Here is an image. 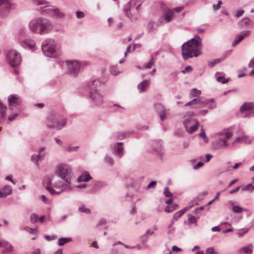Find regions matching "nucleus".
<instances>
[{"label": "nucleus", "instance_id": "obj_1", "mask_svg": "<svg viewBox=\"0 0 254 254\" xmlns=\"http://www.w3.org/2000/svg\"><path fill=\"white\" fill-rule=\"evenodd\" d=\"M201 45V39L198 36H195L182 47V55L184 59L186 60L193 57H197L201 54L198 48Z\"/></svg>", "mask_w": 254, "mask_h": 254}, {"label": "nucleus", "instance_id": "obj_2", "mask_svg": "<svg viewBox=\"0 0 254 254\" xmlns=\"http://www.w3.org/2000/svg\"><path fill=\"white\" fill-rule=\"evenodd\" d=\"M29 27L30 31L35 34L44 35L49 33L54 28L49 20L44 18H38L31 20Z\"/></svg>", "mask_w": 254, "mask_h": 254}, {"label": "nucleus", "instance_id": "obj_3", "mask_svg": "<svg viewBox=\"0 0 254 254\" xmlns=\"http://www.w3.org/2000/svg\"><path fill=\"white\" fill-rule=\"evenodd\" d=\"M101 82L98 79H92L87 83V88L92 102L96 106H100L103 102V97L100 93Z\"/></svg>", "mask_w": 254, "mask_h": 254}, {"label": "nucleus", "instance_id": "obj_4", "mask_svg": "<svg viewBox=\"0 0 254 254\" xmlns=\"http://www.w3.org/2000/svg\"><path fill=\"white\" fill-rule=\"evenodd\" d=\"M41 47L43 54L47 57L56 58L60 55L57 43L53 38H49L45 40Z\"/></svg>", "mask_w": 254, "mask_h": 254}, {"label": "nucleus", "instance_id": "obj_5", "mask_svg": "<svg viewBox=\"0 0 254 254\" xmlns=\"http://www.w3.org/2000/svg\"><path fill=\"white\" fill-rule=\"evenodd\" d=\"M56 174L58 175L66 185V188L70 189L71 186V168L66 164H60L56 168Z\"/></svg>", "mask_w": 254, "mask_h": 254}, {"label": "nucleus", "instance_id": "obj_6", "mask_svg": "<svg viewBox=\"0 0 254 254\" xmlns=\"http://www.w3.org/2000/svg\"><path fill=\"white\" fill-rule=\"evenodd\" d=\"M233 133L229 129H224L216 134L217 140L213 142V147L218 149L222 147H227L229 144L227 141L232 137Z\"/></svg>", "mask_w": 254, "mask_h": 254}, {"label": "nucleus", "instance_id": "obj_7", "mask_svg": "<svg viewBox=\"0 0 254 254\" xmlns=\"http://www.w3.org/2000/svg\"><path fill=\"white\" fill-rule=\"evenodd\" d=\"M143 0H130L126 5L125 14L132 20L133 15H137L141 8Z\"/></svg>", "mask_w": 254, "mask_h": 254}, {"label": "nucleus", "instance_id": "obj_8", "mask_svg": "<svg viewBox=\"0 0 254 254\" xmlns=\"http://www.w3.org/2000/svg\"><path fill=\"white\" fill-rule=\"evenodd\" d=\"M193 116V113L190 112L187 113L185 115V120L184 121L183 124L186 128L187 131L190 133H192L197 129L198 126V122L196 119H188Z\"/></svg>", "mask_w": 254, "mask_h": 254}, {"label": "nucleus", "instance_id": "obj_9", "mask_svg": "<svg viewBox=\"0 0 254 254\" xmlns=\"http://www.w3.org/2000/svg\"><path fill=\"white\" fill-rule=\"evenodd\" d=\"M66 124V120L64 119L61 121H58V116L55 113L52 112L47 118V127L48 128H52L56 126L57 129H61Z\"/></svg>", "mask_w": 254, "mask_h": 254}, {"label": "nucleus", "instance_id": "obj_10", "mask_svg": "<svg viewBox=\"0 0 254 254\" xmlns=\"http://www.w3.org/2000/svg\"><path fill=\"white\" fill-rule=\"evenodd\" d=\"M6 58L7 62L12 67L18 66L21 60L20 53L15 50H10L8 51L6 54Z\"/></svg>", "mask_w": 254, "mask_h": 254}, {"label": "nucleus", "instance_id": "obj_11", "mask_svg": "<svg viewBox=\"0 0 254 254\" xmlns=\"http://www.w3.org/2000/svg\"><path fill=\"white\" fill-rule=\"evenodd\" d=\"M16 7V3L11 2L9 0H0V15L5 16Z\"/></svg>", "mask_w": 254, "mask_h": 254}, {"label": "nucleus", "instance_id": "obj_12", "mask_svg": "<svg viewBox=\"0 0 254 254\" xmlns=\"http://www.w3.org/2000/svg\"><path fill=\"white\" fill-rule=\"evenodd\" d=\"M65 65L68 69V73L73 76L78 75L81 66V64L76 61H67Z\"/></svg>", "mask_w": 254, "mask_h": 254}, {"label": "nucleus", "instance_id": "obj_13", "mask_svg": "<svg viewBox=\"0 0 254 254\" xmlns=\"http://www.w3.org/2000/svg\"><path fill=\"white\" fill-rule=\"evenodd\" d=\"M54 176L53 175H51L48 177V182L47 184V190L50 192V193L52 195L54 194H60L64 191H70L72 189V187L70 186V189H66V185L64 184V189H62L61 190L57 191L53 188L52 187V181L54 180Z\"/></svg>", "mask_w": 254, "mask_h": 254}, {"label": "nucleus", "instance_id": "obj_14", "mask_svg": "<svg viewBox=\"0 0 254 254\" xmlns=\"http://www.w3.org/2000/svg\"><path fill=\"white\" fill-rule=\"evenodd\" d=\"M8 102L9 108L11 110H14L17 106L21 103L22 100L19 95L12 94L8 96Z\"/></svg>", "mask_w": 254, "mask_h": 254}, {"label": "nucleus", "instance_id": "obj_15", "mask_svg": "<svg viewBox=\"0 0 254 254\" xmlns=\"http://www.w3.org/2000/svg\"><path fill=\"white\" fill-rule=\"evenodd\" d=\"M45 12L49 16L56 19L61 18L65 16V14L61 12L58 8H47L45 10Z\"/></svg>", "mask_w": 254, "mask_h": 254}, {"label": "nucleus", "instance_id": "obj_16", "mask_svg": "<svg viewBox=\"0 0 254 254\" xmlns=\"http://www.w3.org/2000/svg\"><path fill=\"white\" fill-rule=\"evenodd\" d=\"M254 110V103L250 102V103H245L240 107V111L242 113H246L248 115H250V112L251 114H253L254 116V114L252 112V111Z\"/></svg>", "mask_w": 254, "mask_h": 254}, {"label": "nucleus", "instance_id": "obj_17", "mask_svg": "<svg viewBox=\"0 0 254 254\" xmlns=\"http://www.w3.org/2000/svg\"><path fill=\"white\" fill-rule=\"evenodd\" d=\"M18 43L23 48L28 49L34 51V48L35 46V42L34 40L31 39H27L25 40H19Z\"/></svg>", "mask_w": 254, "mask_h": 254}, {"label": "nucleus", "instance_id": "obj_18", "mask_svg": "<svg viewBox=\"0 0 254 254\" xmlns=\"http://www.w3.org/2000/svg\"><path fill=\"white\" fill-rule=\"evenodd\" d=\"M152 145L153 150L157 154L160 156L163 154V143L161 140L153 141Z\"/></svg>", "mask_w": 254, "mask_h": 254}, {"label": "nucleus", "instance_id": "obj_19", "mask_svg": "<svg viewBox=\"0 0 254 254\" xmlns=\"http://www.w3.org/2000/svg\"><path fill=\"white\" fill-rule=\"evenodd\" d=\"M251 33L250 30H246L242 31L238 36V38L235 39L232 43V47H235L236 45L239 44L245 37L248 36Z\"/></svg>", "mask_w": 254, "mask_h": 254}, {"label": "nucleus", "instance_id": "obj_20", "mask_svg": "<svg viewBox=\"0 0 254 254\" xmlns=\"http://www.w3.org/2000/svg\"><path fill=\"white\" fill-rule=\"evenodd\" d=\"M155 107L160 119L163 121L165 119L166 109L164 106L161 104H156Z\"/></svg>", "mask_w": 254, "mask_h": 254}, {"label": "nucleus", "instance_id": "obj_21", "mask_svg": "<svg viewBox=\"0 0 254 254\" xmlns=\"http://www.w3.org/2000/svg\"><path fill=\"white\" fill-rule=\"evenodd\" d=\"M150 84V81L149 80H145L139 83L137 85V88L139 92L142 93L147 91Z\"/></svg>", "mask_w": 254, "mask_h": 254}, {"label": "nucleus", "instance_id": "obj_22", "mask_svg": "<svg viewBox=\"0 0 254 254\" xmlns=\"http://www.w3.org/2000/svg\"><path fill=\"white\" fill-rule=\"evenodd\" d=\"M174 14V12L172 9L166 8L163 12V17L166 22H169Z\"/></svg>", "mask_w": 254, "mask_h": 254}, {"label": "nucleus", "instance_id": "obj_23", "mask_svg": "<svg viewBox=\"0 0 254 254\" xmlns=\"http://www.w3.org/2000/svg\"><path fill=\"white\" fill-rule=\"evenodd\" d=\"M114 153L118 155L120 158L122 157L124 155L123 146L122 142L117 143L114 148Z\"/></svg>", "mask_w": 254, "mask_h": 254}, {"label": "nucleus", "instance_id": "obj_24", "mask_svg": "<svg viewBox=\"0 0 254 254\" xmlns=\"http://www.w3.org/2000/svg\"><path fill=\"white\" fill-rule=\"evenodd\" d=\"M8 247V248H6V250H2L1 251V253L2 254H5V253H9L11 252L12 251L13 247H12V245L8 242L0 241V247Z\"/></svg>", "mask_w": 254, "mask_h": 254}, {"label": "nucleus", "instance_id": "obj_25", "mask_svg": "<svg viewBox=\"0 0 254 254\" xmlns=\"http://www.w3.org/2000/svg\"><path fill=\"white\" fill-rule=\"evenodd\" d=\"M91 179V177L89 173L85 171L84 173H83L77 179V181L78 182H88Z\"/></svg>", "mask_w": 254, "mask_h": 254}, {"label": "nucleus", "instance_id": "obj_26", "mask_svg": "<svg viewBox=\"0 0 254 254\" xmlns=\"http://www.w3.org/2000/svg\"><path fill=\"white\" fill-rule=\"evenodd\" d=\"M253 249V245L249 244L248 245L245 246L239 250V253L241 254L244 253L247 254H252Z\"/></svg>", "mask_w": 254, "mask_h": 254}, {"label": "nucleus", "instance_id": "obj_27", "mask_svg": "<svg viewBox=\"0 0 254 254\" xmlns=\"http://www.w3.org/2000/svg\"><path fill=\"white\" fill-rule=\"evenodd\" d=\"M6 110V107L0 101V122L5 119Z\"/></svg>", "mask_w": 254, "mask_h": 254}, {"label": "nucleus", "instance_id": "obj_28", "mask_svg": "<svg viewBox=\"0 0 254 254\" xmlns=\"http://www.w3.org/2000/svg\"><path fill=\"white\" fill-rule=\"evenodd\" d=\"M3 197L9 195L12 193V188L9 186H5L1 190Z\"/></svg>", "mask_w": 254, "mask_h": 254}, {"label": "nucleus", "instance_id": "obj_29", "mask_svg": "<svg viewBox=\"0 0 254 254\" xmlns=\"http://www.w3.org/2000/svg\"><path fill=\"white\" fill-rule=\"evenodd\" d=\"M191 206H190L189 208L186 207L183 209H182L176 213H174L173 219L175 221H177L184 213L185 212L189 209L190 208Z\"/></svg>", "mask_w": 254, "mask_h": 254}, {"label": "nucleus", "instance_id": "obj_30", "mask_svg": "<svg viewBox=\"0 0 254 254\" xmlns=\"http://www.w3.org/2000/svg\"><path fill=\"white\" fill-rule=\"evenodd\" d=\"M179 208V205L176 203H173L170 206H167L165 208V212L170 213Z\"/></svg>", "mask_w": 254, "mask_h": 254}, {"label": "nucleus", "instance_id": "obj_31", "mask_svg": "<svg viewBox=\"0 0 254 254\" xmlns=\"http://www.w3.org/2000/svg\"><path fill=\"white\" fill-rule=\"evenodd\" d=\"M72 241L71 238H61L59 239L58 240V245L60 246H63L64 244L71 242Z\"/></svg>", "mask_w": 254, "mask_h": 254}, {"label": "nucleus", "instance_id": "obj_32", "mask_svg": "<svg viewBox=\"0 0 254 254\" xmlns=\"http://www.w3.org/2000/svg\"><path fill=\"white\" fill-rule=\"evenodd\" d=\"M218 74H219V72H217L215 74L216 80L218 82L224 84L227 83L229 81V79L225 78V77L223 76H218L217 75Z\"/></svg>", "mask_w": 254, "mask_h": 254}, {"label": "nucleus", "instance_id": "obj_33", "mask_svg": "<svg viewBox=\"0 0 254 254\" xmlns=\"http://www.w3.org/2000/svg\"><path fill=\"white\" fill-rule=\"evenodd\" d=\"M188 222L190 225L193 224L195 226H197V218L191 214L188 215Z\"/></svg>", "mask_w": 254, "mask_h": 254}, {"label": "nucleus", "instance_id": "obj_34", "mask_svg": "<svg viewBox=\"0 0 254 254\" xmlns=\"http://www.w3.org/2000/svg\"><path fill=\"white\" fill-rule=\"evenodd\" d=\"M46 150V147H40L38 150V155L41 158V160H43L45 155H46V153L45 152Z\"/></svg>", "mask_w": 254, "mask_h": 254}, {"label": "nucleus", "instance_id": "obj_35", "mask_svg": "<svg viewBox=\"0 0 254 254\" xmlns=\"http://www.w3.org/2000/svg\"><path fill=\"white\" fill-rule=\"evenodd\" d=\"M78 148L79 146H72L70 145H68L64 147V150L65 151L68 152H75L78 150Z\"/></svg>", "mask_w": 254, "mask_h": 254}, {"label": "nucleus", "instance_id": "obj_36", "mask_svg": "<svg viewBox=\"0 0 254 254\" xmlns=\"http://www.w3.org/2000/svg\"><path fill=\"white\" fill-rule=\"evenodd\" d=\"M41 160V158L39 156L38 154L37 155H33L31 157V160L36 165L37 167H38L39 168H40V165L38 163V160Z\"/></svg>", "mask_w": 254, "mask_h": 254}, {"label": "nucleus", "instance_id": "obj_37", "mask_svg": "<svg viewBox=\"0 0 254 254\" xmlns=\"http://www.w3.org/2000/svg\"><path fill=\"white\" fill-rule=\"evenodd\" d=\"M201 94V91L197 90L196 88L192 89L190 93V96L192 97H198Z\"/></svg>", "mask_w": 254, "mask_h": 254}, {"label": "nucleus", "instance_id": "obj_38", "mask_svg": "<svg viewBox=\"0 0 254 254\" xmlns=\"http://www.w3.org/2000/svg\"><path fill=\"white\" fill-rule=\"evenodd\" d=\"M78 210L80 212L85 213L86 214H90L91 211L89 208H85L84 205H81L78 208Z\"/></svg>", "mask_w": 254, "mask_h": 254}, {"label": "nucleus", "instance_id": "obj_39", "mask_svg": "<svg viewBox=\"0 0 254 254\" xmlns=\"http://www.w3.org/2000/svg\"><path fill=\"white\" fill-rule=\"evenodd\" d=\"M35 2L37 5H44V7L50 6V2L44 0H35Z\"/></svg>", "mask_w": 254, "mask_h": 254}, {"label": "nucleus", "instance_id": "obj_40", "mask_svg": "<svg viewBox=\"0 0 254 254\" xmlns=\"http://www.w3.org/2000/svg\"><path fill=\"white\" fill-rule=\"evenodd\" d=\"M199 135L200 137L202 138L204 140L205 142L207 143L208 142L209 139L206 136L205 131L202 127L201 128V132Z\"/></svg>", "mask_w": 254, "mask_h": 254}, {"label": "nucleus", "instance_id": "obj_41", "mask_svg": "<svg viewBox=\"0 0 254 254\" xmlns=\"http://www.w3.org/2000/svg\"><path fill=\"white\" fill-rule=\"evenodd\" d=\"M132 133L130 131H125L123 132H120L119 137L121 139H124L129 136Z\"/></svg>", "mask_w": 254, "mask_h": 254}, {"label": "nucleus", "instance_id": "obj_42", "mask_svg": "<svg viewBox=\"0 0 254 254\" xmlns=\"http://www.w3.org/2000/svg\"><path fill=\"white\" fill-rule=\"evenodd\" d=\"M254 190V186L251 184H249L242 188L243 191H253Z\"/></svg>", "mask_w": 254, "mask_h": 254}, {"label": "nucleus", "instance_id": "obj_43", "mask_svg": "<svg viewBox=\"0 0 254 254\" xmlns=\"http://www.w3.org/2000/svg\"><path fill=\"white\" fill-rule=\"evenodd\" d=\"M105 161L107 164H109L110 166L112 165L114 163L113 159L111 157L107 155H106L105 156Z\"/></svg>", "mask_w": 254, "mask_h": 254}, {"label": "nucleus", "instance_id": "obj_44", "mask_svg": "<svg viewBox=\"0 0 254 254\" xmlns=\"http://www.w3.org/2000/svg\"><path fill=\"white\" fill-rule=\"evenodd\" d=\"M221 61L220 59H217L208 62V65L209 66L212 67L214 66L216 64L219 63Z\"/></svg>", "mask_w": 254, "mask_h": 254}, {"label": "nucleus", "instance_id": "obj_45", "mask_svg": "<svg viewBox=\"0 0 254 254\" xmlns=\"http://www.w3.org/2000/svg\"><path fill=\"white\" fill-rule=\"evenodd\" d=\"M232 210L235 213H241L244 211V209L239 206L235 205L233 207Z\"/></svg>", "mask_w": 254, "mask_h": 254}, {"label": "nucleus", "instance_id": "obj_46", "mask_svg": "<svg viewBox=\"0 0 254 254\" xmlns=\"http://www.w3.org/2000/svg\"><path fill=\"white\" fill-rule=\"evenodd\" d=\"M154 22L153 21H150L148 23V32L151 33L154 30Z\"/></svg>", "mask_w": 254, "mask_h": 254}, {"label": "nucleus", "instance_id": "obj_47", "mask_svg": "<svg viewBox=\"0 0 254 254\" xmlns=\"http://www.w3.org/2000/svg\"><path fill=\"white\" fill-rule=\"evenodd\" d=\"M54 186L57 189H64V183L63 184L61 181L55 182L54 184Z\"/></svg>", "mask_w": 254, "mask_h": 254}, {"label": "nucleus", "instance_id": "obj_48", "mask_svg": "<svg viewBox=\"0 0 254 254\" xmlns=\"http://www.w3.org/2000/svg\"><path fill=\"white\" fill-rule=\"evenodd\" d=\"M250 20L248 17H244L242 20L240 22V24L241 26H243L248 24Z\"/></svg>", "mask_w": 254, "mask_h": 254}, {"label": "nucleus", "instance_id": "obj_49", "mask_svg": "<svg viewBox=\"0 0 254 254\" xmlns=\"http://www.w3.org/2000/svg\"><path fill=\"white\" fill-rule=\"evenodd\" d=\"M38 219V216L37 214L35 213H33L30 216V220L33 223H36L37 222Z\"/></svg>", "mask_w": 254, "mask_h": 254}, {"label": "nucleus", "instance_id": "obj_50", "mask_svg": "<svg viewBox=\"0 0 254 254\" xmlns=\"http://www.w3.org/2000/svg\"><path fill=\"white\" fill-rule=\"evenodd\" d=\"M163 193L167 197H171L173 195L172 193L169 191V189L168 187H166L164 189Z\"/></svg>", "mask_w": 254, "mask_h": 254}, {"label": "nucleus", "instance_id": "obj_51", "mask_svg": "<svg viewBox=\"0 0 254 254\" xmlns=\"http://www.w3.org/2000/svg\"><path fill=\"white\" fill-rule=\"evenodd\" d=\"M154 58L152 57L151 58L150 61L146 64L145 67L146 68H150L151 67V66H152V65L154 64Z\"/></svg>", "mask_w": 254, "mask_h": 254}, {"label": "nucleus", "instance_id": "obj_52", "mask_svg": "<svg viewBox=\"0 0 254 254\" xmlns=\"http://www.w3.org/2000/svg\"><path fill=\"white\" fill-rule=\"evenodd\" d=\"M206 254H216L213 248L210 247L206 250Z\"/></svg>", "mask_w": 254, "mask_h": 254}, {"label": "nucleus", "instance_id": "obj_53", "mask_svg": "<svg viewBox=\"0 0 254 254\" xmlns=\"http://www.w3.org/2000/svg\"><path fill=\"white\" fill-rule=\"evenodd\" d=\"M95 186L98 188H102L105 186V184L103 182L98 181L96 182L94 184Z\"/></svg>", "mask_w": 254, "mask_h": 254}, {"label": "nucleus", "instance_id": "obj_54", "mask_svg": "<svg viewBox=\"0 0 254 254\" xmlns=\"http://www.w3.org/2000/svg\"><path fill=\"white\" fill-rule=\"evenodd\" d=\"M76 16L77 18H82L84 17V13L82 11H77L76 12Z\"/></svg>", "mask_w": 254, "mask_h": 254}, {"label": "nucleus", "instance_id": "obj_55", "mask_svg": "<svg viewBox=\"0 0 254 254\" xmlns=\"http://www.w3.org/2000/svg\"><path fill=\"white\" fill-rule=\"evenodd\" d=\"M248 232V229H242L241 231L239 232L238 233V236L239 237H242V236H243V235L245 234H246Z\"/></svg>", "mask_w": 254, "mask_h": 254}, {"label": "nucleus", "instance_id": "obj_56", "mask_svg": "<svg viewBox=\"0 0 254 254\" xmlns=\"http://www.w3.org/2000/svg\"><path fill=\"white\" fill-rule=\"evenodd\" d=\"M222 3V1L221 0H219L218 1V3L216 5H213V9L215 10H218L220 8V5Z\"/></svg>", "mask_w": 254, "mask_h": 254}, {"label": "nucleus", "instance_id": "obj_57", "mask_svg": "<svg viewBox=\"0 0 254 254\" xmlns=\"http://www.w3.org/2000/svg\"><path fill=\"white\" fill-rule=\"evenodd\" d=\"M244 13V10H239L236 11L235 14V16L237 18H239L241 16H242L243 14Z\"/></svg>", "mask_w": 254, "mask_h": 254}, {"label": "nucleus", "instance_id": "obj_58", "mask_svg": "<svg viewBox=\"0 0 254 254\" xmlns=\"http://www.w3.org/2000/svg\"><path fill=\"white\" fill-rule=\"evenodd\" d=\"M18 115V113H15L14 114H13V115H10L8 116V120L9 121H13L16 117H17Z\"/></svg>", "mask_w": 254, "mask_h": 254}, {"label": "nucleus", "instance_id": "obj_59", "mask_svg": "<svg viewBox=\"0 0 254 254\" xmlns=\"http://www.w3.org/2000/svg\"><path fill=\"white\" fill-rule=\"evenodd\" d=\"M164 21H165V19L164 18V17H160L157 20V21L156 22V24L157 26H160L161 24H162Z\"/></svg>", "mask_w": 254, "mask_h": 254}, {"label": "nucleus", "instance_id": "obj_60", "mask_svg": "<svg viewBox=\"0 0 254 254\" xmlns=\"http://www.w3.org/2000/svg\"><path fill=\"white\" fill-rule=\"evenodd\" d=\"M45 238L48 241H52V240L56 239V236L55 235H53V236L47 235L45 236Z\"/></svg>", "mask_w": 254, "mask_h": 254}, {"label": "nucleus", "instance_id": "obj_61", "mask_svg": "<svg viewBox=\"0 0 254 254\" xmlns=\"http://www.w3.org/2000/svg\"><path fill=\"white\" fill-rule=\"evenodd\" d=\"M156 185V182L155 181H152L147 186V188L150 189L152 188H154Z\"/></svg>", "mask_w": 254, "mask_h": 254}, {"label": "nucleus", "instance_id": "obj_62", "mask_svg": "<svg viewBox=\"0 0 254 254\" xmlns=\"http://www.w3.org/2000/svg\"><path fill=\"white\" fill-rule=\"evenodd\" d=\"M194 105L197 104H201L203 103V101H201L199 99L194 98L192 100Z\"/></svg>", "mask_w": 254, "mask_h": 254}, {"label": "nucleus", "instance_id": "obj_63", "mask_svg": "<svg viewBox=\"0 0 254 254\" xmlns=\"http://www.w3.org/2000/svg\"><path fill=\"white\" fill-rule=\"evenodd\" d=\"M240 188H241V186H239V187H237L236 188H235V189H233V190L229 191V193L231 194L236 193L239 190Z\"/></svg>", "mask_w": 254, "mask_h": 254}, {"label": "nucleus", "instance_id": "obj_64", "mask_svg": "<svg viewBox=\"0 0 254 254\" xmlns=\"http://www.w3.org/2000/svg\"><path fill=\"white\" fill-rule=\"evenodd\" d=\"M106 224V220L105 219H101L98 222V226L105 225Z\"/></svg>", "mask_w": 254, "mask_h": 254}]
</instances>
